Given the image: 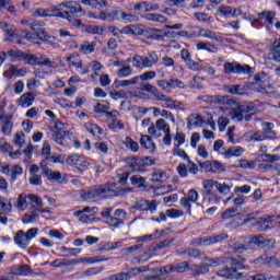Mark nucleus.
I'll use <instances>...</instances> for the list:
<instances>
[{
    "label": "nucleus",
    "instance_id": "obj_45",
    "mask_svg": "<svg viewBox=\"0 0 280 280\" xmlns=\"http://www.w3.org/2000/svg\"><path fill=\"white\" fill-rule=\"evenodd\" d=\"M130 168L132 172H144L145 164L142 159H136L131 162Z\"/></svg>",
    "mask_w": 280,
    "mask_h": 280
},
{
    "label": "nucleus",
    "instance_id": "obj_4",
    "mask_svg": "<svg viewBox=\"0 0 280 280\" xmlns=\"http://www.w3.org/2000/svg\"><path fill=\"white\" fill-rule=\"evenodd\" d=\"M48 136L51 141H55V143H58V145H62L63 148H67V145H71V139H73V136H71V133L65 131L62 122L55 124L50 128Z\"/></svg>",
    "mask_w": 280,
    "mask_h": 280
},
{
    "label": "nucleus",
    "instance_id": "obj_52",
    "mask_svg": "<svg viewBox=\"0 0 280 280\" xmlns=\"http://www.w3.org/2000/svg\"><path fill=\"white\" fill-rule=\"evenodd\" d=\"M142 247H143L142 244H137L127 248H122L120 253L124 257H128V255H135L137 250H141Z\"/></svg>",
    "mask_w": 280,
    "mask_h": 280
},
{
    "label": "nucleus",
    "instance_id": "obj_2",
    "mask_svg": "<svg viewBox=\"0 0 280 280\" xmlns=\"http://www.w3.org/2000/svg\"><path fill=\"white\" fill-rule=\"evenodd\" d=\"M61 13L66 14L63 18L68 23L74 25V27H81L82 21L75 19L74 16H82L84 11H82V5L75 1H65L60 3Z\"/></svg>",
    "mask_w": 280,
    "mask_h": 280
},
{
    "label": "nucleus",
    "instance_id": "obj_56",
    "mask_svg": "<svg viewBox=\"0 0 280 280\" xmlns=\"http://www.w3.org/2000/svg\"><path fill=\"white\" fill-rule=\"evenodd\" d=\"M185 139H186L185 132L176 129V133L174 136L175 148H180V145H185Z\"/></svg>",
    "mask_w": 280,
    "mask_h": 280
},
{
    "label": "nucleus",
    "instance_id": "obj_5",
    "mask_svg": "<svg viewBox=\"0 0 280 280\" xmlns=\"http://www.w3.org/2000/svg\"><path fill=\"white\" fill-rule=\"evenodd\" d=\"M115 190L110 185H102L97 188H92L81 192L82 200H93V198H113Z\"/></svg>",
    "mask_w": 280,
    "mask_h": 280
},
{
    "label": "nucleus",
    "instance_id": "obj_43",
    "mask_svg": "<svg viewBox=\"0 0 280 280\" xmlns=\"http://www.w3.org/2000/svg\"><path fill=\"white\" fill-rule=\"evenodd\" d=\"M116 89H126V86H130L132 84H138L137 77H133L130 80H118L114 82Z\"/></svg>",
    "mask_w": 280,
    "mask_h": 280
},
{
    "label": "nucleus",
    "instance_id": "obj_31",
    "mask_svg": "<svg viewBox=\"0 0 280 280\" xmlns=\"http://www.w3.org/2000/svg\"><path fill=\"white\" fill-rule=\"evenodd\" d=\"M0 121L2 122V135L10 137V135H12V128H14L12 120L5 117V118H1Z\"/></svg>",
    "mask_w": 280,
    "mask_h": 280
},
{
    "label": "nucleus",
    "instance_id": "obj_60",
    "mask_svg": "<svg viewBox=\"0 0 280 280\" xmlns=\"http://www.w3.org/2000/svg\"><path fill=\"white\" fill-rule=\"evenodd\" d=\"M108 110H110V105H104L102 103L94 105V113L98 115H107Z\"/></svg>",
    "mask_w": 280,
    "mask_h": 280
},
{
    "label": "nucleus",
    "instance_id": "obj_35",
    "mask_svg": "<svg viewBox=\"0 0 280 280\" xmlns=\"http://www.w3.org/2000/svg\"><path fill=\"white\" fill-rule=\"evenodd\" d=\"M94 217L95 214H85L80 211L74 212V218H78L79 222H83V224H93Z\"/></svg>",
    "mask_w": 280,
    "mask_h": 280
},
{
    "label": "nucleus",
    "instance_id": "obj_17",
    "mask_svg": "<svg viewBox=\"0 0 280 280\" xmlns=\"http://www.w3.org/2000/svg\"><path fill=\"white\" fill-rule=\"evenodd\" d=\"M205 124V119L199 114H190L187 118V129L196 130V128H200Z\"/></svg>",
    "mask_w": 280,
    "mask_h": 280
},
{
    "label": "nucleus",
    "instance_id": "obj_12",
    "mask_svg": "<svg viewBox=\"0 0 280 280\" xmlns=\"http://www.w3.org/2000/svg\"><path fill=\"white\" fill-rule=\"evenodd\" d=\"M153 100L154 102H164L166 108H170V109L177 108L178 110H185V105L183 104V102L174 101L170 96L163 93L158 92Z\"/></svg>",
    "mask_w": 280,
    "mask_h": 280
},
{
    "label": "nucleus",
    "instance_id": "obj_1",
    "mask_svg": "<svg viewBox=\"0 0 280 280\" xmlns=\"http://www.w3.org/2000/svg\"><path fill=\"white\" fill-rule=\"evenodd\" d=\"M217 115H231L234 121H250L253 115L258 113L257 106L253 103L240 104L233 109L229 107H215Z\"/></svg>",
    "mask_w": 280,
    "mask_h": 280
},
{
    "label": "nucleus",
    "instance_id": "obj_53",
    "mask_svg": "<svg viewBox=\"0 0 280 280\" xmlns=\"http://www.w3.org/2000/svg\"><path fill=\"white\" fill-rule=\"evenodd\" d=\"M235 166L241 167L242 170H255V162H248L245 159H241L235 162Z\"/></svg>",
    "mask_w": 280,
    "mask_h": 280
},
{
    "label": "nucleus",
    "instance_id": "obj_33",
    "mask_svg": "<svg viewBox=\"0 0 280 280\" xmlns=\"http://www.w3.org/2000/svg\"><path fill=\"white\" fill-rule=\"evenodd\" d=\"M217 275L219 277H223L224 279H233L237 275V269H235L233 267L232 268L226 267V268L218 271Z\"/></svg>",
    "mask_w": 280,
    "mask_h": 280
},
{
    "label": "nucleus",
    "instance_id": "obj_7",
    "mask_svg": "<svg viewBox=\"0 0 280 280\" xmlns=\"http://www.w3.org/2000/svg\"><path fill=\"white\" fill-rule=\"evenodd\" d=\"M223 72L225 75H231L232 73H236L238 75H250V73H253V68L248 65H240L235 61H226L223 65Z\"/></svg>",
    "mask_w": 280,
    "mask_h": 280
},
{
    "label": "nucleus",
    "instance_id": "obj_37",
    "mask_svg": "<svg viewBox=\"0 0 280 280\" xmlns=\"http://www.w3.org/2000/svg\"><path fill=\"white\" fill-rule=\"evenodd\" d=\"M198 51H210L214 54V51L218 49L215 45L209 43V42H200L196 45Z\"/></svg>",
    "mask_w": 280,
    "mask_h": 280
},
{
    "label": "nucleus",
    "instance_id": "obj_54",
    "mask_svg": "<svg viewBox=\"0 0 280 280\" xmlns=\"http://www.w3.org/2000/svg\"><path fill=\"white\" fill-rule=\"evenodd\" d=\"M13 143L18 148H23V145H25V133H23V131H18L14 135Z\"/></svg>",
    "mask_w": 280,
    "mask_h": 280
},
{
    "label": "nucleus",
    "instance_id": "obj_34",
    "mask_svg": "<svg viewBox=\"0 0 280 280\" xmlns=\"http://www.w3.org/2000/svg\"><path fill=\"white\" fill-rule=\"evenodd\" d=\"M150 259H152V256L150 255V253L144 252L143 254H141L140 256H136L131 259V264L133 266H139V264H147V261H150Z\"/></svg>",
    "mask_w": 280,
    "mask_h": 280
},
{
    "label": "nucleus",
    "instance_id": "obj_29",
    "mask_svg": "<svg viewBox=\"0 0 280 280\" xmlns=\"http://www.w3.org/2000/svg\"><path fill=\"white\" fill-rule=\"evenodd\" d=\"M262 130L264 135H266L267 139H276L277 138V131L275 130V124L272 122H264L262 124Z\"/></svg>",
    "mask_w": 280,
    "mask_h": 280
},
{
    "label": "nucleus",
    "instance_id": "obj_16",
    "mask_svg": "<svg viewBox=\"0 0 280 280\" xmlns=\"http://www.w3.org/2000/svg\"><path fill=\"white\" fill-rule=\"evenodd\" d=\"M250 244H255L256 246H259L260 248H270V246H275V240L268 238L264 235H257L250 238Z\"/></svg>",
    "mask_w": 280,
    "mask_h": 280
},
{
    "label": "nucleus",
    "instance_id": "obj_26",
    "mask_svg": "<svg viewBox=\"0 0 280 280\" xmlns=\"http://www.w3.org/2000/svg\"><path fill=\"white\" fill-rule=\"evenodd\" d=\"M246 150L244 147H232L226 150L225 159H233V156L240 158Z\"/></svg>",
    "mask_w": 280,
    "mask_h": 280
},
{
    "label": "nucleus",
    "instance_id": "obj_3",
    "mask_svg": "<svg viewBox=\"0 0 280 280\" xmlns=\"http://www.w3.org/2000/svg\"><path fill=\"white\" fill-rule=\"evenodd\" d=\"M30 30L32 32H35V34H32L30 32H25V38L26 40H43L44 43H49V45H55L57 38L43 28V23L38 21H34L33 23L28 24Z\"/></svg>",
    "mask_w": 280,
    "mask_h": 280
},
{
    "label": "nucleus",
    "instance_id": "obj_25",
    "mask_svg": "<svg viewBox=\"0 0 280 280\" xmlns=\"http://www.w3.org/2000/svg\"><path fill=\"white\" fill-rule=\"evenodd\" d=\"M108 258L96 256V257H83L78 260H72V264H100L101 261H107Z\"/></svg>",
    "mask_w": 280,
    "mask_h": 280
},
{
    "label": "nucleus",
    "instance_id": "obj_47",
    "mask_svg": "<svg viewBox=\"0 0 280 280\" xmlns=\"http://www.w3.org/2000/svg\"><path fill=\"white\" fill-rule=\"evenodd\" d=\"M147 21H153L154 23H165L167 18L159 13H149L144 16Z\"/></svg>",
    "mask_w": 280,
    "mask_h": 280
},
{
    "label": "nucleus",
    "instance_id": "obj_41",
    "mask_svg": "<svg viewBox=\"0 0 280 280\" xmlns=\"http://www.w3.org/2000/svg\"><path fill=\"white\" fill-rule=\"evenodd\" d=\"M15 207L19 211H25L27 209V195H19Z\"/></svg>",
    "mask_w": 280,
    "mask_h": 280
},
{
    "label": "nucleus",
    "instance_id": "obj_13",
    "mask_svg": "<svg viewBox=\"0 0 280 280\" xmlns=\"http://www.w3.org/2000/svg\"><path fill=\"white\" fill-rule=\"evenodd\" d=\"M203 102H207V104H219L221 106H230V104H233V100H231L229 95L203 96Z\"/></svg>",
    "mask_w": 280,
    "mask_h": 280
},
{
    "label": "nucleus",
    "instance_id": "obj_8",
    "mask_svg": "<svg viewBox=\"0 0 280 280\" xmlns=\"http://www.w3.org/2000/svg\"><path fill=\"white\" fill-rule=\"evenodd\" d=\"M217 185V180L213 179H205L202 180V188L205 196H209V202H213L214 205H220L222 202V197L218 195L217 191H213V188Z\"/></svg>",
    "mask_w": 280,
    "mask_h": 280
},
{
    "label": "nucleus",
    "instance_id": "obj_38",
    "mask_svg": "<svg viewBox=\"0 0 280 280\" xmlns=\"http://www.w3.org/2000/svg\"><path fill=\"white\" fill-rule=\"evenodd\" d=\"M130 183H131V185H133V187H138V188L142 187L143 189H145V187H148L145 178L141 177L139 175L131 176Z\"/></svg>",
    "mask_w": 280,
    "mask_h": 280
},
{
    "label": "nucleus",
    "instance_id": "obj_28",
    "mask_svg": "<svg viewBox=\"0 0 280 280\" xmlns=\"http://www.w3.org/2000/svg\"><path fill=\"white\" fill-rule=\"evenodd\" d=\"M199 36L203 38H210L211 40H217L218 43H222V36H218L215 32L209 31L207 28H199Z\"/></svg>",
    "mask_w": 280,
    "mask_h": 280
},
{
    "label": "nucleus",
    "instance_id": "obj_40",
    "mask_svg": "<svg viewBox=\"0 0 280 280\" xmlns=\"http://www.w3.org/2000/svg\"><path fill=\"white\" fill-rule=\"evenodd\" d=\"M40 163H45L46 167H49V163H65L60 154L47 155Z\"/></svg>",
    "mask_w": 280,
    "mask_h": 280
},
{
    "label": "nucleus",
    "instance_id": "obj_61",
    "mask_svg": "<svg viewBox=\"0 0 280 280\" xmlns=\"http://www.w3.org/2000/svg\"><path fill=\"white\" fill-rule=\"evenodd\" d=\"M0 213L2 215H8V213H12V201L5 202V200H2L0 203Z\"/></svg>",
    "mask_w": 280,
    "mask_h": 280
},
{
    "label": "nucleus",
    "instance_id": "obj_55",
    "mask_svg": "<svg viewBox=\"0 0 280 280\" xmlns=\"http://www.w3.org/2000/svg\"><path fill=\"white\" fill-rule=\"evenodd\" d=\"M257 226L259 231H268V229H272V219H260Z\"/></svg>",
    "mask_w": 280,
    "mask_h": 280
},
{
    "label": "nucleus",
    "instance_id": "obj_39",
    "mask_svg": "<svg viewBox=\"0 0 280 280\" xmlns=\"http://www.w3.org/2000/svg\"><path fill=\"white\" fill-rule=\"evenodd\" d=\"M231 187L233 186L226 183H220L217 180L215 189L218 194H221L222 196H229V194H231Z\"/></svg>",
    "mask_w": 280,
    "mask_h": 280
},
{
    "label": "nucleus",
    "instance_id": "obj_18",
    "mask_svg": "<svg viewBox=\"0 0 280 280\" xmlns=\"http://www.w3.org/2000/svg\"><path fill=\"white\" fill-rule=\"evenodd\" d=\"M2 174H5L7 176H11L13 180H16V176H21L23 174V167L20 165H13V166H2Z\"/></svg>",
    "mask_w": 280,
    "mask_h": 280
},
{
    "label": "nucleus",
    "instance_id": "obj_9",
    "mask_svg": "<svg viewBox=\"0 0 280 280\" xmlns=\"http://www.w3.org/2000/svg\"><path fill=\"white\" fill-rule=\"evenodd\" d=\"M159 131L164 133L172 131V129L170 128V124H167L163 118L158 119L155 124H151L148 128V133L153 139H160L161 133Z\"/></svg>",
    "mask_w": 280,
    "mask_h": 280
},
{
    "label": "nucleus",
    "instance_id": "obj_62",
    "mask_svg": "<svg viewBox=\"0 0 280 280\" xmlns=\"http://www.w3.org/2000/svg\"><path fill=\"white\" fill-rule=\"evenodd\" d=\"M117 75L118 78H128V75H132V69L130 68V66H126L125 63L124 66H121V69L117 71Z\"/></svg>",
    "mask_w": 280,
    "mask_h": 280
},
{
    "label": "nucleus",
    "instance_id": "obj_14",
    "mask_svg": "<svg viewBox=\"0 0 280 280\" xmlns=\"http://www.w3.org/2000/svg\"><path fill=\"white\" fill-rule=\"evenodd\" d=\"M240 14H242L241 10L228 5H221L217 10V16H220V19H233L240 16Z\"/></svg>",
    "mask_w": 280,
    "mask_h": 280
},
{
    "label": "nucleus",
    "instance_id": "obj_50",
    "mask_svg": "<svg viewBox=\"0 0 280 280\" xmlns=\"http://www.w3.org/2000/svg\"><path fill=\"white\" fill-rule=\"evenodd\" d=\"M4 40L16 43V34H14V30L8 26V24H4Z\"/></svg>",
    "mask_w": 280,
    "mask_h": 280
},
{
    "label": "nucleus",
    "instance_id": "obj_15",
    "mask_svg": "<svg viewBox=\"0 0 280 280\" xmlns=\"http://www.w3.org/2000/svg\"><path fill=\"white\" fill-rule=\"evenodd\" d=\"M34 100H36V92H26L18 100V106H21V108H30V106L34 104Z\"/></svg>",
    "mask_w": 280,
    "mask_h": 280
},
{
    "label": "nucleus",
    "instance_id": "obj_64",
    "mask_svg": "<svg viewBox=\"0 0 280 280\" xmlns=\"http://www.w3.org/2000/svg\"><path fill=\"white\" fill-rule=\"evenodd\" d=\"M85 31L88 32V34H104V27L100 25H89L86 26Z\"/></svg>",
    "mask_w": 280,
    "mask_h": 280
},
{
    "label": "nucleus",
    "instance_id": "obj_42",
    "mask_svg": "<svg viewBox=\"0 0 280 280\" xmlns=\"http://www.w3.org/2000/svg\"><path fill=\"white\" fill-rule=\"evenodd\" d=\"M220 258H206L203 260V270L209 272V268H215V266H220Z\"/></svg>",
    "mask_w": 280,
    "mask_h": 280
},
{
    "label": "nucleus",
    "instance_id": "obj_19",
    "mask_svg": "<svg viewBox=\"0 0 280 280\" xmlns=\"http://www.w3.org/2000/svg\"><path fill=\"white\" fill-rule=\"evenodd\" d=\"M259 152V159H261L265 163H277V161H280V155L268 154L267 145H260Z\"/></svg>",
    "mask_w": 280,
    "mask_h": 280
},
{
    "label": "nucleus",
    "instance_id": "obj_11",
    "mask_svg": "<svg viewBox=\"0 0 280 280\" xmlns=\"http://www.w3.org/2000/svg\"><path fill=\"white\" fill-rule=\"evenodd\" d=\"M39 167L42 170V174L46 176L47 180H50V183H58L59 185H63L65 183H67L65 175H62L58 171H52L45 163H40Z\"/></svg>",
    "mask_w": 280,
    "mask_h": 280
},
{
    "label": "nucleus",
    "instance_id": "obj_58",
    "mask_svg": "<svg viewBox=\"0 0 280 280\" xmlns=\"http://www.w3.org/2000/svg\"><path fill=\"white\" fill-rule=\"evenodd\" d=\"M67 63L69 67H77L78 65H80L82 62V59L80 58V55L74 54V55H70L66 58Z\"/></svg>",
    "mask_w": 280,
    "mask_h": 280
},
{
    "label": "nucleus",
    "instance_id": "obj_23",
    "mask_svg": "<svg viewBox=\"0 0 280 280\" xmlns=\"http://www.w3.org/2000/svg\"><path fill=\"white\" fill-rule=\"evenodd\" d=\"M27 199L31 200L33 209L39 211V213H47V209L43 208V199L36 195H27Z\"/></svg>",
    "mask_w": 280,
    "mask_h": 280
},
{
    "label": "nucleus",
    "instance_id": "obj_59",
    "mask_svg": "<svg viewBox=\"0 0 280 280\" xmlns=\"http://www.w3.org/2000/svg\"><path fill=\"white\" fill-rule=\"evenodd\" d=\"M166 215H167V218H171L172 220H177V218H183V215H185V213L182 210L171 208V209L166 210Z\"/></svg>",
    "mask_w": 280,
    "mask_h": 280
},
{
    "label": "nucleus",
    "instance_id": "obj_63",
    "mask_svg": "<svg viewBox=\"0 0 280 280\" xmlns=\"http://www.w3.org/2000/svg\"><path fill=\"white\" fill-rule=\"evenodd\" d=\"M15 272L22 277H27V275H32V268L30 265H22L15 269Z\"/></svg>",
    "mask_w": 280,
    "mask_h": 280
},
{
    "label": "nucleus",
    "instance_id": "obj_27",
    "mask_svg": "<svg viewBox=\"0 0 280 280\" xmlns=\"http://www.w3.org/2000/svg\"><path fill=\"white\" fill-rule=\"evenodd\" d=\"M144 58V69H152L159 62V55L152 51Z\"/></svg>",
    "mask_w": 280,
    "mask_h": 280
},
{
    "label": "nucleus",
    "instance_id": "obj_10",
    "mask_svg": "<svg viewBox=\"0 0 280 280\" xmlns=\"http://www.w3.org/2000/svg\"><path fill=\"white\" fill-rule=\"evenodd\" d=\"M224 240H229V234L222 233L213 236L195 238L191 244L192 246H211V244H219L220 242H224Z\"/></svg>",
    "mask_w": 280,
    "mask_h": 280
},
{
    "label": "nucleus",
    "instance_id": "obj_36",
    "mask_svg": "<svg viewBox=\"0 0 280 280\" xmlns=\"http://www.w3.org/2000/svg\"><path fill=\"white\" fill-rule=\"evenodd\" d=\"M48 16H56L57 19L67 18V13H62V8L60 3L57 7H52L51 9H47Z\"/></svg>",
    "mask_w": 280,
    "mask_h": 280
},
{
    "label": "nucleus",
    "instance_id": "obj_30",
    "mask_svg": "<svg viewBox=\"0 0 280 280\" xmlns=\"http://www.w3.org/2000/svg\"><path fill=\"white\" fill-rule=\"evenodd\" d=\"M84 128L88 130V132H90V135H93V137H100V135H104V130H102L100 126L93 122H85Z\"/></svg>",
    "mask_w": 280,
    "mask_h": 280
},
{
    "label": "nucleus",
    "instance_id": "obj_22",
    "mask_svg": "<svg viewBox=\"0 0 280 280\" xmlns=\"http://www.w3.org/2000/svg\"><path fill=\"white\" fill-rule=\"evenodd\" d=\"M140 145H142V148H145V150H149L151 154H154V152L156 151V144L154 143V141H152V137L148 135H141Z\"/></svg>",
    "mask_w": 280,
    "mask_h": 280
},
{
    "label": "nucleus",
    "instance_id": "obj_6",
    "mask_svg": "<svg viewBox=\"0 0 280 280\" xmlns=\"http://www.w3.org/2000/svg\"><path fill=\"white\" fill-rule=\"evenodd\" d=\"M36 235H38V228H32L27 230V232L19 230L13 237V242L19 248L26 250L27 246H30Z\"/></svg>",
    "mask_w": 280,
    "mask_h": 280
},
{
    "label": "nucleus",
    "instance_id": "obj_32",
    "mask_svg": "<svg viewBox=\"0 0 280 280\" xmlns=\"http://www.w3.org/2000/svg\"><path fill=\"white\" fill-rule=\"evenodd\" d=\"M9 73L14 78H25L27 75V68H19L16 66L9 67Z\"/></svg>",
    "mask_w": 280,
    "mask_h": 280
},
{
    "label": "nucleus",
    "instance_id": "obj_20",
    "mask_svg": "<svg viewBox=\"0 0 280 280\" xmlns=\"http://www.w3.org/2000/svg\"><path fill=\"white\" fill-rule=\"evenodd\" d=\"M158 3H150L148 1H143L140 3L135 4L133 10L137 12H156L159 10Z\"/></svg>",
    "mask_w": 280,
    "mask_h": 280
},
{
    "label": "nucleus",
    "instance_id": "obj_51",
    "mask_svg": "<svg viewBox=\"0 0 280 280\" xmlns=\"http://www.w3.org/2000/svg\"><path fill=\"white\" fill-rule=\"evenodd\" d=\"M60 253H65L66 257H78L80 253H82V249L80 248H69L67 246H62L60 248Z\"/></svg>",
    "mask_w": 280,
    "mask_h": 280
},
{
    "label": "nucleus",
    "instance_id": "obj_57",
    "mask_svg": "<svg viewBox=\"0 0 280 280\" xmlns=\"http://www.w3.org/2000/svg\"><path fill=\"white\" fill-rule=\"evenodd\" d=\"M24 60L27 65H32L33 67L40 65V57L32 54L24 55Z\"/></svg>",
    "mask_w": 280,
    "mask_h": 280
},
{
    "label": "nucleus",
    "instance_id": "obj_44",
    "mask_svg": "<svg viewBox=\"0 0 280 280\" xmlns=\"http://www.w3.org/2000/svg\"><path fill=\"white\" fill-rule=\"evenodd\" d=\"M156 78L155 71H147L140 75L136 77L137 82H150V80H154Z\"/></svg>",
    "mask_w": 280,
    "mask_h": 280
},
{
    "label": "nucleus",
    "instance_id": "obj_24",
    "mask_svg": "<svg viewBox=\"0 0 280 280\" xmlns=\"http://www.w3.org/2000/svg\"><path fill=\"white\" fill-rule=\"evenodd\" d=\"M97 47L96 42H84L79 46L80 54H83V56H89L90 54H93L95 51V48Z\"/></svg>",
    "mask_w": 280,
    "mask_h": 280
},
{
    "label": "nucleus",
    "instance_id": "obj_21",
    "mask_svg": "<svg viewBox=\"0 0 280 280\" xmlns=\"http://www.w3.org/2000/svg\"><path fill=\"white\" fill-rule=\"evenodd\" d=\"M136 84L139 91L150 93L152 95V100H154V97L159 93V90L154 85H152L151 83H145V81H138V83Z\"/></svg>",
    "mask_w": 280,
    "mask_h": 280
},
{
    "label": "nucleus",
    "instance_id": "obj_49",
    "mask_svg": "<svg viewBox=\"0 0 280 280\" xmlns=\"http://www.w3.org/2000/svg\"><path fill=\"white\" fill-rule=\"evenodd\" d=\"M213 152H218L222 156H226V149H224V140H215L213 143Z\"/></svg>",
    "mask_w": 280,
    "mask_h": 280
},
{
    "label": "nucleus",
    "instance_id": "obj_48",
    "mask_svg": "<svg viewBox=\"0 0 280 280\" xmlns=\"http://www.w3.org/2000/svg\"><path fill=\"white\" fill-rule=\"evenodd\" d=\"M120 21H125V23H137V21H139V15L122 11L120 13Z\"/></svg>",
    "mask_w": 280,
    "mask_h": 280
},
{
    "label": "nucleus",
    "instance_id": "obj_46",
    "mask_svg": "<svg viewBox=\"0 0 280 280\" xmlns=\"http://www.w3.org/2000/svg\"><path fill=\"white\" fill-rule=\"evenodd\" d=\"M124 144L131 152H139V142L132 140V138L126 137L125 140H124Z\"/></svg>",
    "mask_w": 280,
    "mask_h": 280
}]
</instances>
